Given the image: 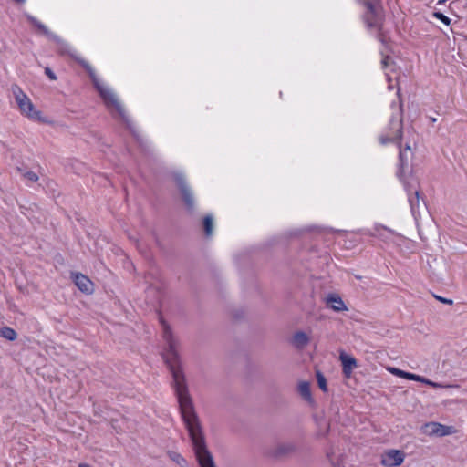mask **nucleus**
Returning <instances> with one entry per match:
<instances>
[{
    "label": "nucleus",
    "instance_id": "1",
    "mask_svg": "<svg viewBox=\"0 0 467 467\" xmlns=\"http://www.w3.org/2000/svg\"><path fill=\"white\" fill-rule=\"evenodd\" d=\"M79 64L88 71L92 82L99 93L101 99H103L107 109L112 113L117 114L122 119H126V112L125 109L119 100V98L114 93V91L109 88L106 84L99 79L97 77L95 70L91 67V66L83 59H78Z\"/></svg>",
    "mask_w": 467,
    "mask_h": 467
},
{
    "label": "nucleus",
    "instance_id": "2",
    "mask_svg": "<svg viewBox=\"0 0 467 467\" xmlns=\"http://www.w3.org/2000/svg\"><path fill=\"white\" fill-rule=\"evenodd\" d=\"M200 467H216L212 453L208 451L201 424H185Z\"/></svg>",
    "mask_w": 467,
    "mask_h": 467
},
{
    "label": "nucleus",
    "instance_id": "3",
    "mask_svg": "<svg viewBox=\"0 0 467 467\" xmlns=\"http://www.w3.org/2000/svg\"><path fill=\"white\" fill-rule=\"evenodd\" d=\"M12 93L22 115L33 121L45 122L41 111L35 108L31 99L18 86L12 87Z\"/></svg>",
    "mask_w": 467,
    "mask_h": 467
},
{
    "label": "nucleus",
    "instance_id": "4",
    "mask_svg": "<svg viewBox=\"0 0 467 467\" xmlns=\"http://www.w3.org/2000/svg\"><path fill=\"white\" fill-rule=\"evenodd\" d=\"M421 431L428 436L445 437L456 434L458 430L453 426L443 425L439 422L431 421L421 427Z\"/></svg>",
    "mask_w": 467,
    "mask_h": 467
},
{
    "label": "nucleus",
    "instance_id": "5",
    "mask_svg": "<svg viewBox=\"0 0 467 467\" xmlns=\"http://www.w3.org/2000/svg\"><path fill=\"white\" fill-rule=\"evenodd\" d=\"M378 0H367V13L365 21L368 27L379 28L381 26L382 15L380 7L377 5Z\"/></svg>",
    "mask_w": 467,
    "mask_h": 467
},
{
    "label": "nucleus",
    "instance_id": "6",
    "mask_svg": "<svg viewBox=\"0 0 467 467\" xmlns=\"http://www.w3.org/2000/svg\"><path fill=\"white\" fill-rule=\"evenodd\" d=\"M402 133V122L399 118H393L390 119L389 130L380 135L379 142L385 145L389 142L400 141Z\"/></svg>",
    "mask_w": 467,
    "mask_h": 467
},
{
    "label": "nucleus",
    "instance_id": "7",
    "mask_svg": "<svg viewBox=\"0 0 467 467\" xmlns=\"http://www.w3.org/2000/svg\"><path fill=\"white\" fill-rule=\"evenodd\" d=\"M388 370L394 376L403 378L406 379H410V380L419 381V382L424 383L426 385L431 386L433 388H451V387H452L451 385H444V384L433 382V381L428 379L427 378H424L422 376L413 374L410 372H406V371H403L397 368H389Z\"/></svg>",
    "mask_w": 467,
    "mask_h": 467
},
{
    "label": "nucleus",
    "instance_id": "8",
    "mask_svg": "<svg viewBox=\"0 0 467 467\" xmlns=\"http://www.w3.org/2000/svg\"><path fill=\"white\" fill-rule=\"evenodd\" d=\"M405 459V453L399 450H389L382 454L381 463L387 467L400 466Z\"/></svg>",
    "mask_w": 467,
    "mask_h": 467
},
{
    "label": "nucleus",
    "instance_id": "9",
    "mask_svg": "<svg viewBox=\"0 0 467 467\" xmlns=\"http://www.w3.org/2000/svg\"><path fill=\"white\" fill-rule=\"evenodd\" d=\"M177 186L179 187L181 193L183 197V200L186 205L189 208H192L194 204V198L192 192V190L188 187L184 177L182 174H177L174 177Z\"/></svg>",
    "mask_w": 467,
    "mask_h": 467
},
{
    "label": "nucleus",
    "instance_id": "10",
    "mask_svg": "<svg viewBox=\"0 0 467 467\" xmlns=\"http://www.w3.org/2000/svg\"><path fill=\"white\" fill-rule=\"evenodd\" d=\"M339 359L342 364V372L344 376L349 379L353 370L358 367L356 358L342 351L340 352Z\"/></svg>",
    "mask_w": 467,
    "mask_h": 467
},
{
    "label": "nucleus",
    "instance_id": "11",
    "mask_svg": "<svg viewBox=\"0 0 467 467\" xmlns=\"http://www.w3.org/2000/svg\"><path fill=\"white\" fill-rule=\"evenodd\" d=\"M73 280L78 288L86 294H91L93 292V283L90 279L79 273L72 274Z\"/></svg>",
    "mask_w": 467,
    "mask_h": 467
},
{
    "label": "nucleus",
    "instance_id": "12",
    "mask_svg": "<svg viewBox=\"0 0 467 467\" xmlns=\"http://www.w3.org/2000/svg\"><path fill=\"white\" fill-rule=\"evenodd\" d=\"M326 304L336 312L347 311L348 308L342 298L337 294H329L326 297Z\"/></svg>",
    "mask_w": 467,
    "mask_h": 467
},
{
    "label": "nucleus",
    "instance_id": "13",
    "mask_svg": "<svg viewBox=\"0 0 467 467\" xmlns=\"http://www.w3.org/2000/svg\"><path fill=\"white\" fill-rule=\"evenodd\" d=\"M27 20L48 38L52 39L53 41H60V38L57 35L52 33L44 24L38 21L36 17L32 16H27Z\"/></svg>",
    "mask_w": 467,
    "mask_h": 467
},
{
    "label": "nucleus",
    "instance_id": "14",
    "mask_svg": "<svg viewBox=\"0 0 467 467\" xmlns=\"http://www.w3.org/2000/svg\"><path fill=\"white\" fill-rule=\"evenodd\" d=\"M408 200L410 205L411 212L414 213L416 208L420 205L419 191L416 188L407 187Z\"/></svg>",
    "mask_w": 467,
    "mask_h": 467
},
{
    "label": "nucleus",
    "instance_id": "15",
    "mask_svg": "<svg viewBox=\"0 0 467 467\" xmlns=\"http://www.w3.org/2000/svg\"><path fill=\"white\" fill-rule=\"evenodd\" d=\"M293 345L297 348H303L309 343V337L303 331H297L292 338Z\"/></svg>",
    "mask_w": 467,
    "mask_h": 467
},
{
    "label": "nucleus",
    "instance_id": "16",
    "mask_svg": "<svg viewBox=\"0 0 467 467\" xmlns=\"http://www.w3.org/2000/svg\"><path fill=\"white\" fill-rule=\"evenodd\" d=\"M298 392L301 397L309 403H313V398L310 389V383L307 381H300L298 383Z\"/></svg>",
    "mask_w": 467,
    "mask_h": 467
},
{
    "label": "nucleus",
    "instance_id": "17",
    "mask_svg": "<svg viewBox=\"0 0 467 467\" xmlns=\"http://www.w3.org/2000/svg\"><path fill=\"white\" fill-rule=\"evenodd\" d=\"M0 337L9 341H14L16 339L17 334L13 328L9 327H3L0 328Z\"/></svg>",
    "mask_w": 467,
    "mask_h": 467
},
{
    "label": "nucleus",
    "instance_id": "18",
    "mask_svg": "<svg viewBox=\"0 0 467 467\" xmlns=\"http://www.w3.org/2000/svg\"><path fill=\"white\" fill-rule=\"evenodd\" d=\"M394 233L386 227H376L374 230V236H377L382 240H388L390 236H392Z\"/></svg>",
    "mask_w": 467,
    "mask_h": 467
},
{
    "label": "nucleus",
    "instance_id": "19",
    "mask_svg": "<svg viewBox=\"0 0 467 467\" xmlns=\"http://www.w3.org/2000/svg\"><path fill=\"white\" fill-rule=\"evenodd\" d=\"M169 458L177 463L181 467H186L187 466V461L178 452L176 451H170L168 453Z\"/></svg>",
    "mask_w": 467,
    "mask_h": 467
},
{
    "label": "nucleus",
    "instance_id": "20",
    "mask_svg": "<svg viewBox=\"0 0 467 467\" xmlns=\"http://www.w3.org/2000/svg\"><path fill=\"white\" fill-rule=\"evenodd\" d=\"M203 227L206 236H211L213 232V218L211 215H207L203 219Z\"/></svg>",
    "mask_w": 467,
    "mask_h": 467
},
{
    "label": "nucleus",
    "instance_id": "21",
    "mask_svg": "<svg viewBox=\"0 0 467 467\" xmlns=\"http://www.w3.org/2000/svg\"><path fill=\"white\" fill-rule=\"evenodd\" d=\"M317 385L318 387L323 390V391H327V379L326 378L324 377V375L320 372V371H317Z\"/></svg>",
    "mask_w": 467,
    "mask_h": 467
},
{
    "label": "nucleus",
    "instance_id": "22",
    "mask_svg": "<svg viewBox=\"0 0 467 467\" xmlns=\"http://www.w3.org/2000/svg\"><path fill=\"white\" fill-rule=\"evenodd\" d=\"M433 16L436 17L437 19L441 20L443 24H445L447 26H449L451 23V19L440 12H434Z\"/></svg>",
    "mask_w": 467,
    "mask_h": 467
},
{
    "label": "nucleus",
    "instance_id": "23",
    "mask_svg": "<svg viewBox=\"0 0 467 467\" xmlns=\"http://www.w3.org/2000/svg\"><path fill=\"white\" fill-rule=\"evenodd\" d=\"M24 177L31 182H35L38 180V176L36 175V173L32 171L25 172Z\"/></svg>",
    "mask_w": 467,
    "mask_h": 467
},
{
    "label": "nucleus",
    "instance_id": "24",
    "mask_svg": "<svg viewBox=\"0 0 467 467\" xmlns=\"http://www.w3.org/2000/svg\"><path fill=\"white\" fill-rule=\"evenodd\" d=\"M408 150H410V147L409 145H407L404 150H400V160L401 165L404 164V160L406 159V152Z\"/></svg>",
    "mask_w": 467,
    "mask_h": 467
},
{
    "label": "nucleus",
    "instance_id": "25",
    "mask_svg": "<svg viewBox=\"0 0 467 467\" xmlns=\"http://www.w3.org/2000/svg\"><path fill=\"white\" fill-rule=\"evenodd\" d=\"M293 450V446L291 445H282L280 446V453H286Z\"/></svg>",
    "mask_w": 467,
    "mask_h": 467
},
{
    "label": "nucleus",
    "instance_id": "26",
    "mask_svg": "<svg viewBox=\"0 0 467 467\" xmlns=\"http://www.w3.org/2000/svg\"><path fill=\"white\" fill-rule=\"evenodd\" d=\"M45 72H46V74L48 76V78H49L50 79H52V80L57 79V78H56L55 74H54V73L51 71V69H49L48 67H47V68H46Z\"/></svg>",
    "mask_w": 467,
    "mask_h": 467
},
{
    "label": "nucleus",
    "instance_id": "27",
    "mask_svg": "<svg viewBox=\"0 0 467 467\" xmlns=\"http://www.w3.org/2000/svg\"><path fill=\"white\" fill-rule=\"evenodd\" d=\"M436 298L445 304L451 305L453 303L451 299L443 298L441 296H436Z\"/></svg>",
    "mask_w": 467,
    "mask_h": 467
},
{
    "label": "nucleus",
    "instance_id": "28",
    "mask_svg": "<svg viewBox=\"0 0 467 467\" xmlns=\"http://www.w3.org/2000/svg\"><path fill=\"white\" fill-rule=\"evenodd\" d=\"M388 65V57H385L383 60H382V66L385 67H387Z\"/></svg>",
    "mask_w": 467,
    "mask_h": 467
},
{
    "label": "nucleus",
    "instance_id": "29",
    "mask_svg": "<svg viewBox=\"0 0 467 467\" xmlns=\"http://www.w3.org/2000/svg\"><path fill=\"white\" fill-rule=\"evenodd\" d=\"M448 0H438V5H444Z\"/></svg>",
    "mask_w": 467,
    "mask_h": 467
},
{
    "label": "nucleus",
    "instance_id": "30",
    "mask_svg": "<svg viewBox=\"0 0 467 467\" xmlns=\"http://www.w3.org/2000/svg\"><path fill=\"white\" fill-rule=\"evenodd\" d=\"M78 467H91V466L87 463H80Z\"/></svg>",
    "mask_w": 467,
    "mask_h": 467
},
{
    "label": "nucleus",
    "instance_id": "31",
    "mask_svg": "<svg viewBox=\"0 0 467 467\" xmlns=\"http://www.w3.org/2000/svg\"><path fill=\"white\" fill-rule=\"evenodd\" d=\"M56 42L57 43V41H56ZM58 43H62V44H64V46H67V43H64L61 39H60V41H58Z\"/></svg>",
    "mask_w": 467,
    "mask_h": 467
},
{
    "label": "nucleus",
    "instance_id": "32",
    "mask_svg": "<svg viewBox=\"0 0 467 467\" xmlns=\"http://www.w3.org/2000/svg\"><path fill=\"white\" fill-rule=\"evenodd\" d=\"M18 3H25L26 0H16Z\"/></svg>",
    "mask_w": 467,
    "mask_h": 467
},
{
    "label": "nucleus",
    "instance_id": "33",
    "mask_svg": "<svg viewBox=\"0 0 467 467\" xmlns=\"http://www.w3.org/2000/svg\"><path fill=\"white\" fill-rule=\"evenodd\" d=\"M333 467H341V466H340L339 464H335V463L333 462Z\"/></svg>",
    "mask_w": 467,
    "mask_h": 467
}]
</instances>
